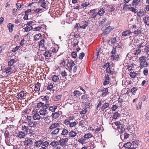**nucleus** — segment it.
Here are the masks:
<instances>
[{"label": "nucleus", "instance_id": "nucleus-1", "mask_svg": "<svg viewBox=\"0 0 149 149\" xmlns=\"http://www.w3.org/2000/svg\"><path fill=\"white\" fill-rule=\"evenodd\" d=\"M140 62L139 67L141 68H143L147 66L148 63L146 61V57L142 56L139 58Z\"/></svg>", "mask_w": 149, "mask_h": 149}, {"label": "nucleus", "instance_id": "nucleus-2", "mask_svg": "<svg viewBox=\"0 0 149 149\" xmlns=\"http://www.w3.org/2000/svg\"><path fill=\"white\" fill-rule=\"evenodd\" d=\"M113 28L112 26H109L107 27L103 26L102 28V30L103 31V33L105 35L109 33L113 29Z\"/></svg>", "mask_w": 149, "mask_h": 149}, {"label": "nucleus", "instance_id": "nucleus-3", "mask_svg": "<svg viewBox=\"0 0 149 149\" xmlns=\"http://www.w3.org/2000/svg\"><path fill=\"white\" fill-rule=\"evenodd\" d=\"M24 145L26 146H32L33 142L31 138H26L24 141Z\"/></svg>", "mask_w": 149, "mask_h": 149}, {"label": "nucleus", "instance_id": "nucleus-4", "mask_svg": "<svg viewBox=\"0 0 149 149\" xmlns=\"http://www.w3.org/2000/svg\"><path fill=\"white\" fill-rule=\"evenodd\" d=\"M75 65L74 62L72 60H70L68 61L67 65L68 68L70 71H71L72 67Z\"/></svg>", "mask_w": 149, "mask_h": 149}, {"label": "nucleus", "instance_id": "nucleus-5", "mask_svg": "<svg viewBox=\"0 0 149 149\" xmlns=\"http://www.w3.org/2000/svg\"><path fill=\"white\" fill-rule=\"evenodd\" d=\"M26 96L24 95V93L23 91H22L20 92L17 95V97L19 100H21L22 99L25 98Z\"/></svg>", "mask_w": 149, "mask_h": 149}, {"label": "nucleus", "instance_id": "nucleus-6", "mask_svg": "<svg viewBox=\"0 0 149 149\" xmlns=\"http://www.w3.org/2000/svg\"><path fill=\"white\" fill-rule=\"evenodd\" d=\"M60 123L58 121H56V123H54L50 126L49 129L50 130H54L56 128L59 126Z\"/></svg>", "mask_w": 149, "mask_h": 149}, {"label": "nucleus", "instance_id": "nucleus-7", "mask_svg": "<svg viewBox=\"0 0 149 149\" xmlns=\"http://www.w3.org/2000/svg\"><path fill=\"white\" fill-rule=\"evenodd\" d=\"M68 138H66L64 139H62L60 140L59 144L62 146H64L68 142Z\"/></svg>", "mask_w": 149, "mask_h": 149}, {"label": "nucleus", "instance_id": "nucleus-8", "mask_svg": "<svg viewBox=\"0 0 149 149\" xmlns=\"http://www.w3.org/2000/svg\"><path fill=\"white\" fill-rule=\"evenodd\" d=\"M96 9H94L90 11V15H91V17L92 18L95 17L97 15V14L96 12Z\"/></svg>", "mask_w": 149, "mask_h": 149}, {"label": "nucleus", "instance_id": "nucleus-9", "mask_svg": "<svg viewBox=\"0 0 149 149\" xmlns=\"http://www.w3.org/2000/svg\"><path fill=\"white\" fill-rule=\"evenodd\" d=\"M50 145L52 146L55 147L58 146L59 145V143L58 141H52L50 144Z\"/></svg>", "mask_w": 149, "mask_h": 149}, {"label": "nucleus", "instance_id": "nucleus-10", "mask_svg": "<svg viewBox=\"0 0 149 149\" xmlns=\"http://www.w3.org/2000/svg\"><path fill=\"white\" fill-rule=\"evenodd\" d=\"M105 79L104 81L103 84L104 85H106L109 83V77L108 74H106L105 76Z\"/></svg>", "mask_w": 149, "mask_h": 149}, {"label": "nucleus", "instance_id": "nucleus-11", "mask_svg": "<svg viewBox=\"0 0 149 149\" xmlns=\"http://www.w3.org/2000/svg\"><path fill=\"white\" fill-rule=\"evenodd\" d=\"M60 129L59 128H56L54 130H53L51 132V134L54 135H56L58 134Z\"/></svg>", "mask_w": 149, "mask_h": 149}, {"label": "nucleus", "instance_id": "nucleus-12", "mask_svg": "<svg viewBox=\"0 0 149 149\" xmlns=\"http://www.w3.org/2000/svg\"><path fill=\"white\" fill-rule=\"evenodd\" d=\"M42 141L41 140L38 141H36L35 143V146L37 147H39L41 145H42Z\"/></svg>", "mask_w": 149, "mask_h": 149}, {"label": "nucleus", "instance_id": "nucleus-13", "mask_svg": "<svg viewBox=\"0 0 149 149\" xmlns=\"http://www.w3.org/2000/svg\"><path fill=\"white\" fill-rule=\"evenodd\" d=\"M131 33L130 31L127 30L123 32L121 34L122 36L125 37L128 36Z\"/></svg>", "mask_w": 149, "mask_h": 149}, {"label": "nucleus", "instance_id": "nucleus-14", "mask_svg": "<svg viewBox=\"0 0 149 149\" xmlns=\"http://www.w3.org/2000/svg\"><path fill=\"white\" fill-rule=\"evenodd\" d=\"M109 104L108 103H105L104 104L101 108V110L104 111L106 109L109 108Z\"/></svg>", "mask_w": 149, "mask_h": 149}, {"label": "nucleus", "instance_id": "nucleus-15", "mask_svg": "<svg viewBox=\"0 0 149 149\" xmlns=\"http://www.w3.org/2000/svg\"><path fill=\"white\" fill-rule=\"evenodd\" d=\"M25 135L26 134L24 132L20 131L19 132L18 136L20 138H23L25 137Z\"/></svg>", "mask_w": 149, "mask_h": 149}, {"label": "nucleus", "instance_id": "nucleus-16", "mask_svg": "<svg viewBox=\"0 0 149 149\" xmlns=\"http://www.w3.org/2000/svg\"><path fill=\"white\" fill-rule=\"evenodd\" d=\"M146 11L142 10H140L139 12L137 13V15L139 17L144 15L146 13Z\"/></svg>", "mask_w": 149, "mask_h": 149}, {"label": "nucleus", "instance_id": "nucleus-17", "mask_svg": "<svg viewBox=\"0 0 149 149\" xmlns=\"http://www.w3.org/2000/svg\"><path fill=\"white\" fill-rule=\"evenodd\" d=\"M40 83L38 82L37 84L35 86V88L34 89V90L36 92H37V91H39L40 90Z\"/></svg>", "mask_w": 149, "mask_h": 149}, {"label": "nucleus", "instance_id": "nucleus-18", "mask_svg": "<svg viewBox=\"0 0 149 149\" xmlns=\"http://www.w3.org/2000/svg\"><path fill=\"white\" fill-rule=\"evenodd\" d=\"M143 20L146 24L148 25H149V16L144 17Z\"/></svg>", "mask_w": 149, "mask_h": 149}, {"label": "nucleus", "instance_id": "nucleus-19", "mask_svg": "<svg viewBox=\"0 0 149 149\" xmlns=\"http://www.w3.org/2000/svg\"><path fill=\"white\" fill-rule=\"evenodd\" d=\"M111 57L113 60L116 61L118 60L119 56L118 54H116V55H111Z\"/></svg>", "mask_w": 149, "mask_h": 149}, {"label": "nucleus", "instance_id": "nucleus-20", "mask_svg": "<svg viewBox=\"0 0 149 149\" xmlns=\"http://www.w3.org/2000/svg\"><path fill=\"white\" fill-rule=\"evenodd\" d=\"M40 5H41V7L43 8L47 9V5L45 2H42L41 3H39Z\"/></svg>", "mask_w": 149, "mask_h": 149}, {"label": "nucleus", "instance_id": "nucleus-21", "mask_svg": "<svg viewBox=\"0 0 149 149\" xmlns=\"http://www.w3.org/2000/svg\"><path fill=\"white\" fill-rule=\"evenodd\" d=\"M40 118L39 114L38 113H36L33 116V118L34 120H39Z\"/></svg>", "mask_w": 149, "mask_h": 149}, {"label": "nucleus", "instance_id": "nucleus-22", "mask_svg": "<svg viewBox=\"0 0 149 149\" xmlns=\"http://www.w3.org/2000/svg\"><path fill=\"white\" fill-rule=\"evenodd\" d=\"M59 79V77L58 76L56 75H54L52 76V80L55 82H57Z\"/></svg>", "mask_w": 149, "mask_h": 149}, {"label": "nucleus", "instance_id": "nucleus-23", "mask_svg": "<svg viewBox=\"0 0 149 149\" xmlns=\"http://www.w3.org/2000/svg\"><path fill=\"white\" fill-rule=\"evenodd\" d=\"M140 0H133L132 3V4L133 6H137L139 3Z\"/></svg>", "mask_w": 149, "mask_h": 149}, {"label": "nucleus", "instance_id": "nucleus-24", "mask_svg": "<svg viewBox=\"0 0 149 149\" xmlns=\"http://www.w3.org/2000/svg\"><path fill=\"white\" fill-rule=\"evenodd\" d=\"M35 23L36 22L34 21H33L28 22L26 25H28V26H30L31 27H33L32 26L35 24Z\"/></svg>", "mask_w": 149, "mask_h": 149}, {"label": "nucleus", "instance_id": "nucleus-25", "mask_svg": "<svg viewBox=\"0 0 149 149\" xmlns=\"http://www.w3.org/2000/svg\"><path fill=\"white\" fill-rule=\"evenodd\" d=\"M70 136L72 137H74L76 135L77 133L76 132L72 131L69 132Z\"/></svg>", "mask_w": 149, "mask_h": 149}, {"label": "nucleus", "instance_id": "nucleus-26", "mask_svg": "<svg viewBox=\"0 0 149 149\" xmlns=\"http://www.w3.org/2000/svg\"><path fill=\"white\" fill-rule=\"evenodd\" d=\"M49 145V143L47 141H42V146H43L45 148L47 147Z\"/></svg>", "mask_w": 149, "mask_h": 149}, {"label": "nucleus", "instance_id": "nucleus-27", "mask_svg": "<svg viewBox=\"0 0 149 149\" xmlns=\"http://www.w3.org/2000/svg\"><path fill=\"white\" fill-rule=\"evenodd\" d=\"M13 25L11 23H9L8 25V28L9 29V32H12L13 31Z\"/></svg>", "mask_w": 149, "mask_h": 149}, {"label": "nucleus", "instance_id": "nucleus-28", "mask_svg": "<svg viewBox=\"0 0 149 149\" xmlns=\"http://www.w3.org/2000/svg\"><path fill=\"white\" fill-rule=\"evenodd\" d=\"M120 115L118 112H116L113 115V118L114 119H116L119 117Z\"/></svg>", "mask_w": 149, "mask_h": 149}, {"label": "nucleus", "instance_id": "nucleus-29", "mask_svg": "<svg viewBox=\"0 0 149 149\" xmlns=\"http://www.w3.org/2000/svg\"><path fill=\"white\" fill-rule=\"evenodd\" d=\"M57 107L54 105L49 107V110L52 112L54 111H55V110L57 109Z\"/></svg>", "mask_w": 149, "mask_h": 149}, {"label": "nucleus", "instance_id": "nucleus-30", "mask_svg": "<svg viewBox=\"0 0 149 149\" xmlns=\"http://www.w3.org/2000/svg\"><path fill=\"white\" fill-rule=\"evenodd\" d=\"M108 94V90L107 88H104L102 91V95L103 96H105Z\"/></svg>", "mask_w": 149, "mask_h": 149}, {"label": "nucleus", "instance_id": "nucleus-31", "mask_svg": "<svg viewBox=\"0 0 149 149\" xmlns=\"http://www.w3.org/2000/svg\"><path fill=\"white\" fill-rule=\"evenodd\" d=\"M52 116L53 118H56L59 117V113L58 112H55L52 113Z\"/></svg>", "mask_w": 149, "mask_h": 149}, {"label": "nucleus", "instance_id": "nucleus-32", "mask_svg": "<svg viewBox=\"0 0 149 149\" xmlns=\"http://www.w3.org/2000/svg\"><path fill=\"white\" fill-rule=\"evenodd\" d=\"M62 96V95H60L56 96L53 98V100L54 101H58L60 100Z\"/></svg>", "mask_w": 149, "mask_h": 149}, {"label": "nucleus", "instance_id": "nucleus-33", "mask_svg": "<svg viewBox=\"0 0 149 149\" xmlns=\"http://www.w3.org/2000/svg\"><path fill=\"white\" fill-rule=\"evenodd\" d=\"M16 62L15 60L14 59H11L8 63V66L11 67Z\"/></svg>", "mask_w": 149, "mask_h": 149}, {"label": "nucleus", "instance_id": "nucleus-34", "mask_svg": "<svg viewBox=\"0 0 149 149\" xmlns=\"http://www.w3.org/2000/svg\"><path fill=\"white\" fill-rule=\"evenodd\" d=\"M149 51V45H147L144 47L143 49H142V52L148 53Z\"/></svg>", "mask_w": 149, "mask_h": 149}, {"label": "nucleus", "instance_id": "nucleus-35", "mask_svg": "<svg viewBox=\"0 0 149 149\" xmlns=\"http://www.w3.org/2000/svg\"><path fill=\"white\" fill-rule=\"evenodd\" d=\"M84 137V138L88 139L92 137V135L91 133H87L85 134Z\"/></svg>", "mask_w": 149, "mask_h": 149}, {"label": "nucleus", "instance_id": "nucleus-36", "mask_svg": "<svg viewBox=\"0 0 149 149\" xmlns=\"http://www.w3.org/2000/svg\"><path fill=\"white\" fill-rule=\"evenodd\" d=\"M132 145L131 143L130 142H127V143H125L123 147L129 149L131 147Z\"/></svg>", "mask_w": 149, "mask_h": 149}, {"label": "nucleus", "instance_id": "nucleus-37", "mask_svg": "<svg viewBox=\"0 0 149 149\" xmlns=\"http://www.w3.org/2000/svg\"><path fill=\"white\" fill-rule=\"evenodd\" d=\"M45 42V40L44 39L41 40L39 43V46L40 47H43L44 46V42Z\"/></svg>", "mask_w": 149, "mask_h": 149}, {"label": "nucleus", "instance_id": "nucleus-38", "mask_svg": "<svg viewBox=\"0 0 149 149\" xmlns=\"http://www.w3.org/2000/svg\"><path fill=\"white\" fill-rule=\"evenodd\" d=\"M39 113L41 115L45 116L47 114V112L45 110H41L40 111Z\"/></svg>", "mask_w": 149, "mask_h": 149}, {"label": "nucleus", "instance_id": "nucleus-39", "mask_svg": "<svg viewBox=\"0 0 149 149\" xmlns=\"http://www.w3.org/2000/svg\"><path fill=\"white\" fill-rule=\"evenodd\" d=\"M141 52V50H140V49L139 48L135 49L134 50V54L135 55H138L139 54H140Z\"/></svg>", "mask_w": 149, "mask_h": 149}, {"label": "nucleus", "instance_id": "nucleus-40", "mask_svg": "<svg viewBox=\"0 0 149 149\" xmlns=\"http://www.w3.org/2000/svg\"><path fill=\"white\" fill-rule=\"evenodd\" d=\"M44 55L46 57H49L50 56L51 53L48 50H46L44 53Z\"/></svg>", "mask_w": 149, "mask_h": 149}, {"label": "nucleus", "instance_id": "nucleus-41", "mask_svg": "<svg viewBox=\"0 0 149 149\" xmlns=\"http://www.w3.org/2000/svg\"><path fill=\"white\" fill-rule=\"evenodd\" d=\"M137 127H134V129L132 130V134H131V135H132L133 136H135L137 132Z\"/></svg>", "mask_w": 149, "mask_h": 149}, {"label": "nucleus", "instance_id": "nucleus-42", "mask_svg": "<svg viewBox=\"0 0 149 149\" xmlns=\"http://www.w3.org/2000/svg\"><path fill=\"white\" fill-rule=\"evenodd\" d=\"M68 133V130L65 129H63L61 133L62 135H66Z\"/></svg>", "mask_w": 149, "mask_h": 149}, {"label": "nucleus", "instance_id": "nucleus-43", "mask_svg": "<svg viewBox=\"0 0 149 149\" xmlns=\"http://www.w3.org/2000/svg\"><path fill=\"white\" fill-rule=\"evenodd\" d=\"M131 6L130 5H126V4H124L123 6V9L124 10H128L130 6Z\"/></svg>", "mask_w": 149, "mask_h": 149}, {"label": "nucleus", "instance_id": "nucleus-44", "mask_svg": "<svg viewBox=\"0 0 149 149\" xmlns=\"http://www.w3.org/2000/svg\"><path fill=\"white\" fill-rule=\"evenodd\" d=\"M41 36V34L40 33L36 34L34 36V39L36 40H38L40 39Z\"/></svg>", "mask_w": 149, "mask_h": 149}, {"label": "nucleus", "instance_id": "nucleus-45", "mask_svg": "<svg viewBox=\"0 0 149 149\" xmlns=\"http://www.w3.org/2000/svg\"><path fill=\"white\" fill-rule=\"evenodd\" d=\"M104 13L105 11L103 9H102L98 12L97 14L98 15L101 16Z\"/></svg>", "mask_w": 149, "mask_h": 149}, {"label": "nucleus", "instance_id": "nucleus-46", "mask_svg": "<svg viewBox=\"0 0 149 149\" xmlns=\"http://www.w3.org/2000/svg\"><path fill=\"white\" fill-rule=\"evenodd\" d=\"M32 29H33V27H31L29 26H27L26 27L24 28V30L25 31L28 32L31 30Z\"/></svg>", "mask_w": 149, "mask_h": 149}, {"label": "nucleus", "instance_id": "nucleus-47", "mask_svg": "<svg viewBox=\"0 0 149 149\" xmlns=\"http://www.w3.org/2000/svg\"><path fill=\"white\" fill-rule=\"evenodd\" d=\"M4 134L5 137L6 139H8L10 137V135L9 131L7 130H6L5 131Z\"/></svg>", "mask_w": 149, "mask_h": 149}, {"label": "nucleus", "instance_id": "nucleus-48", "mask_svg": "<svg viewBox=\"0 0 149 149\" xmlns=\"http://www.w3.org/2000/svg\"><path fill=\"white\" fill-rule=\"evenodd\" d=\"M128 10L130 11H132L134 13H136L137 12L135 8H134L133 7H132L131 6H130Z\"/></svg>", "mask_w": 149, "mask_h": 149}, {"label": "nucleus", "instance_id": "nucleus-49", "mask_svg": "<svg viewBox=\"0 0 149 149\" xmlns=\"http://www.w3.org/2000/svg\"><path fill=\"white\" fill-rule=\"evenodd\" d=\"M5 71L7 73H8L11 72L12 70V68L11 66H9L7 68H5Z\"/></svg>", "mask_w": 149, "mask_h": 149}, {"label": "nucleus", "instance_id": "nucleus-50", "mask_svg": "<svg viewBox=\"0 0 149 149\" xmlns=\"http://www.w3.org/2000/svg\"><path fill=\"white\" fill-rule=\"evenodd\" d=\"M78 141L80 143L83 144L86 142V139H79Z\"/></svg>", "mask_w": 149, "mask_h": 149}, {"label": "nucleus", "instance_id": "nucleus-51", "mask_svg": "<svg viewBox=\"0 0 149 149\" xmlns=\"http://www.w3.org/2000/svg\"><path fill=\"white\" fill-rule=\"evenodd\" d=\"M53 87V84L51 83H50L48 85L47 87V89L49 90H52V88Z\"/></svg>", "mask_w": 149, "mask_h": 149}, {"label": "nucleus", "instance_id": "nucleus-52", "mask_svg": "<svg viewBox=\"0 0 149 149\" xmlns=\"http://www.w3.org/2000/svg\"><path fill=\"white\" fill-rule=\"evenodd\" d=\"M22 130L25 132H27L29 130V127L26 126H22Z\"/></svg>", "mask_w": 149, "mask_h": 149}, {"label": "nucleus", "instance_id": "nucleus-53", "mask_svg": "<svg viewBox=\"0 0 149 149\" xmlns=\"http://www.w3.org/2000/svg\"><path fill=\"white\" fill-rule=\"evenodd\" d=\"M36 123H33V122H29L28 123V125L31 127H33L35 126L36 125Z\"/></svg>", "mask_w": 149, "mask_h": 149}, {"label": "nucleus", "instance_id": "nucleus-54", "mask_svg": "<svg viewBox=\"0 0 149 149\" xmlns=\"http://www.w3.org/2000/svg\"><path fill=\"white\" fill-rule=\"evenodd\" d=\"M80 94V92L79 91H74L73 92V95L74 96H77V95L78 96Z\"/></svg>", "mask_w": 149, "mask_h": 149}, {"label": "nucleus", "instance_id": "nucleus-55", "mask_svg": "<svg viewBox=\"0 0 149 149\" xmlns=\"http://www.w3.org/2000/svg\"><path fill=\"white\" fill-rule=\"evenodd\" d=\"M136 73L134 72H130V75L132 78H134L136 76Z\"/></svg>", "mask_w": 149, "mask_h": 149}, {"label": "nucleus", "instance_id": "nucleus-56", "mask_svg": "<svg viewBox=\"0 0 149 149\" xmlns=\"http://www.w3.org/2000/svg\"><path fill=\"white\" fill-rule=\"evenodd\" d=\"M138 144V142L137 141H134L132 142V146L135 147H137Z\"/></svg>", "mask_w": 149, "mask_h": 149}, {"label": "nucleus", "instance_id": "nucleus-57", "mask_svg": "<svg viewBox=\"0 0 149 149\" xmlns=\"http://www.w3.org/2000/svg\"><path fill=\"white\" fill-rule=\"evenodd\" d=\"M44 104L43 103L40 102L37 103L36 107L37 108H40L41 107H42L43 105Z\"/></svg>", "mask_w": 149, "mask_h": 149}, {"label": "nucleus", "instance_id": "nucleus-58", "mask_svg": "<svg viewBox=\"0 0 149 149\" xmlns=\"http://www.w3.org/2000/svg\"><path fill=\"white\" fill-rule=\"evenodd\" d=\"M49 104H44L43 105L42 107V108L43 110H46V109H47L48 108H49Z\"/></svg>", "mask_w": 149, "mask_h": 149}, {"label": "nucleus", "instance_id": "nucleus-59", "mask_svg": "<svg viewBox=\"0 0 149 149\" xmlns=\"http://www.w3.org/2000/svg\"><path fill=\"white\" fill-rule=\"evenodd\" d=\"M97 105L96 107V108L97 109L98 107L101 106L102 104V102L100 100L97 101Z\"/></svg>", "mask_w": 149, "mask_h": 149}, {"label": "nucleus", "instance_id": "nucleus-60", "mask_svg": "<svg viewBox=\"0 0 149 149\" xmlns=\"http://www.w3.org/2000/svg\"><path fill=\"white\" fill-rule=\"evenodd\" d=\"M134 34H140L141 33V31L140 30L137 29L136 30H135L134 32Z\"/></svg>", "mask_w": 149, "mask_h": 149}, {"label": "nucleus", "instance_id": "nucleus-61", "mask_svg": "<svg viewBox=\"0 0 149 149\" xmlns=\"http://www.w3.org/2000/svg\"><path fill=\"white\" fill-rule=\"evenodd\" d=\"M77 124V123L75 122H72L70 123V126L71 127H73L76 125Z\"/></svg>", "mask_w": 149, "mask_h": 149}, {"label": "nucleus", "instance_id": "nucleus-62", "mask_svg": "<svg viewBox=\"0 0 149 149\" xmlns=\"http://www.w3.org/2000/svg\"><path fill=\"white\" fill-rule=\"evenodd\" d=\"M106 18H104L101 21H100L99 24L100 25H102L103 24L104 22H105L106 21Z\"/></svg>", "mask_w": 149, "mask_h": 149}, {"label": "nucleus", "instance_id": "nucleus-63", "mask_svg": "<svg viewBox=\"0 0 149 149\" xmlns=\"http://www.w3.org/2000/svg\"><path fill=\"white\" fill-rule=\"evenodd\" d=\"M142 103L141 102H139L138 103V105L136 106V108L137 109H141V107Z\"/></svg>", "mask_w": 149, "mask_h": 149}, {"label": "nucleus", "instance_id": "nucleus-64", "mask_svg": "<svg viewBox=\"0 0 149 149\" xmlns=\"http://www.w3.org/2000/svg\"><path fill=\"white\" fill-rule=\"evenodd\" d=\"M61 75L62 77H65L67 75V72L65 70L62 71L61 73Z\"/></svg>", "mask_w": 149, "mask_h": 149}]
</instances>
